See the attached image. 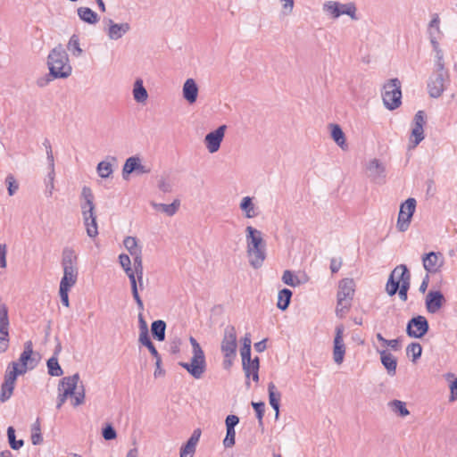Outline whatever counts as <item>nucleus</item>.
<instances>
[{"label":"nucleus","mask_w":457,"mask_h":457,"mask_svg":"<svg viewBox=\"0 0 457 457\" xmlns=\"http://www.w3.org/2000/svg\"><path fill=\"white\" fill-rule=\"evenodd\" d=\"M355 283L353 278H343L338 285L336 313L342 318L350 310L354 295Z\"/></svg>","instance_id":"obj_4"},{"label":"nucleus","mask_w":457,"mask_h":457,"mask_svg":"<svg viewBox=\"0 0 457 457\" xmlns=\"http://www.w3.org/2000/svg\"><path fill=\"white\" fill-rule=\"evenodd\" d=\"M198 86L194 79H187L182 87V95L184 99L189 103L194 104L198 96Z\"/></svg>","instance_id":"obj_23"},{"label":"nucleus","mask_w":457,"mask_h":457,"mask_svg":"<svg viewBox=\"0 0 457 457\" xmlns=\"http://www.w3.org/2000/svg\"><path fill=\"white\" fill-rule=\"evenodd\" d=\"M281 279L283 283L292 287H296L301 284L307 282L308 280L306 276H303V278L302 279L299 277L295 276L294 272L289 270H287L283 272Z\"/></svg>","instance_id":"obj_32"},{"label":"nucleus","mask_w":457,"mask_h":457,"mask_svg":"<svg viewBox=\"0 0 457 457\" xmlns=\"http://www.w3.org/2000/svg\"><path fill=\"white\" fill-rule=\"evenodd\" d=\"M0 328H9L8 308L4 303H0Z\"/></svg>","instance_id":"obj_53"},{"label":"nucleus","mask_w":457,"mask_h":457,"mask_svg":"<svg viewBox=\"0 0 457 457\" xmlns=\"http://www.w3.org/2000/svg\"><path fill=\"white\" fill-rule=\"evenodd\" d=\"M83 223L86 228L87 235L91 238H95L98 235L96 215H94L91 218H88V220H87V222H83Z\"/></svg>","instance_id":"obj_43"},{"label":"nucleus","mask_w":457,"mask_h":457,"mask_svg":"<svg viewBox=\"0 0 457 457\" xmlns=\"http://www.w3.org/2000/svg\"><path fill=\"white\" fill-rule=\"evenodd\" d=\"M79 375L76 373L72 376L62 378L58 385L59 391L62 388V392L74 397L73 406H79L85 401V387L82 384L79 386Z\"/></svg>","instance_id":"obj_5"},{"label":"nucleus","mask_w":457,"mask_h":457,"mask_svg":"<svg viewBox=\"0 0 457 457\" xmlns=\"http://www.w3.org/2000/svg\"><path fill=\"white\" fill-rule=\"evenodd\" d=\"M343 333L344 327L337 326L336 328V336L334 338V350H333V359L337 364H341L344 361V356L345 353V347L343 341Z\"/></svg>","instance_id":"obj_20"},{"label":"nucleus","mask_w":457,"mask_h":457,"mask_svg":"<svg viewBox=\"0 0 457 457\" xmlns=\"http://www.w3.org/2000/svg\"><path fill=\"white\" fill-rule=\"evenodd\" d=\"M179 365L187 370L193 378L199 379L205 371V357L193 355L190 362H179Z\"/></svg>","instance_id":"obj_16"},{"label":"nucleus","mask_w":457,"mask_h":457,"mask_svg":"<svg viewBox=\"0 0 457 457\" xmlns=\"http://www.w3.org/2000/svg\"><path fill=\"white\" fill-rule=\"evenodd\" d=\"M268 393H269V402L270 406L275 411V420H278L279 417V402L281 399V394L278 391L276 386L273 382H270L268 385Z\"/></svg>","instance_id":"obj_26"},{"label":"nucleus","mask_w":457,"mask_h":457,"mask_svg":"<svg viewBox=\"0 0 457 457\" xmlns=\"http://www.w3.org/2000/svg\"><path fill=\"white\" fill-rule=\"evenodd\" d=\"M201 436V429L196 428L187 441V443L180 449V457H193L196 445Z\"/></svg>","instance_id":"obj_22"},{"label":"nucleus","mask_w":457,"mask_h":457,"mask_svg":"<svg viewBox=\"0 0 457 457\" xmlns=\"http://www.w3.org/2000/svg\"><path fill=\"white\" fill-rule=\"evenodd\" d=\"M133 96L137 103H145L147 100L148 93L141 79H137L134 83Z\"/></svg>","instance_id":"obj_33"},{"label":"nucleus","mask_w":457,"mask_h":457,"mask_svg":"<svg viewBox=\"0 0 457 457\" xmlns=\"http://www.w3.org/2000/svg\"><path fill=\"white\" fill-rule=\"evenodd\" d=\"M6 253H7V246L5 244L0 245V267L5 268L6 267Z\"/></svg>","instance_id":"obj_64"},{"label":"nucleus","mask_w":457,"mask_h":457,"mask_svg":"<svg viewBox=\"0 0 457 457\" xmlns=\"http://www.w3.org/2000/svg\"><path fill=\"white\" fill-rule=\"evenodd\" d=\"M9 332L8 328H0V353H4L8 348Z\"/></svg>","instance_id":"obj_55"},{"label":"nucleus","mask_w":457,"mask_h":457,"mask_svg":"<svg viewBox=\"0 0 457 457\" xmlns=\"http://www.w3.org/2000/svg\"><path fill=\"white\" fill-rule=\"evenodd\" d=\"M227 433L226 436L223 440V445L225 448H230L235 445V437H236V431L235 429L226 428Z\"/></svg>","instance_id":"obj_57"},{"label":"nucleus","mask_w":457,"mask_h":457,"mask_svg":"<svg viewBox=\"0 0 457 457\" xmlns=\"http://www.w3.org/2000/svg\"><path fill=\"white\" fill-rule=\"evenodd\" d=\"M293 293L288 288H283L278 292L277 307L281 311H286L291 302Z\"/></svg>","instance_id":"obj_34"},{"label":"nucleus","mask_w":457,"mask_h":457,"mask_svg":"<svg viewBox=\"0 0 457 457\" xmlns=\"http://www.w3.org/2000/svg\"><path fill=\"white\" fill-rule=\"evenodd\" d=\"M132 172H137V174H146L150 172V168L142 165L140 162V159L137 156L129 157L122 169V177L123 179H127L129 174Z\"/></svg>","instance_id":"obj_17"},{"label":"nucleus","mask_w":457,"mask_h":457,"mask_svg":"<svg viewBox=\"0 0 457 457\" xmlns=\"http://www.w3.org/2000/svg\"><path fill=\"white\" fill-rule=\"evenodd\" d=\"M380 355V361L382 365L386 370L389 376L393 377L396 373L397 359L386 350H378Z\"/></svg>","instance_id":"obj_24"},{"label":"nucleus","mask_w":457,"mask_h":457,"mask_svg":"<svg viewBox=\"0 0 457 457\" xmlns=\"http://www.w3.org/2000/svg\"><path fill=\"white\" fill-rule=\"evenodd\" d=\"M77 12L79 19L86 23L96 24L99 21L97 13L88 7H79Z\"/></svg>","instance_id":"obj_30"},{"label":"nucleus","mask_w":457,"mask_h":457,"mask_svg":"<svg viewBox=\"0 0 457 457\" xmlns=\"http://www.w3.org/2000/svg\"><path fill=\"white\" fill-rule=\"evenodd\" d=\"M49 170H49L46 179V194L47 196H51L53 195V191L54 188V175H55L54 166H53V168H49Z\"/></svg>","instance_id":"obj_50"},{"label":"nucleus","mask_w":457,"mask_h":457,"mask_svg":"<svg viewBox=\"0 0 457 457\" xmlns=\"http://www.w3.org/2000/svg\"><path fill=\"white\" fill-rule=\"evenodd\" d=\"M152 207L156 210L160 211L163 213H165L167 216L171 217L176 214L178 212L179 206H180V201L179 199H175L171 204H158L155 202H151Z\"/></svg>","instance_id":"obj_28"},{"label":"nucleus","mask_w":457,"mask_h":457,"mask_svg":"<svg viewBox=\"0 0 457 457\" xmlns=\"http://www.w3.org/2000/svg\"><path fill=\"white\" fill-rule=\"evenodd\" d=\"M125 248L133 254L134 252L141 251V247L137 245V240L135 237H126L123 240Z\"/></svg>","instance_id":"obj_47"},{"label":"nucleus","mask_w":457,"mask_h":457,"mask_svg":"<svg viewBox=\"0 0 457 457\" xmlns=\"http://www.w3.org/2000/svg\"><path fill=\"white\" fill-rule=\"evenodd\" d=\"M237 336L236 328L233 325H228L224 328L223 337L220 344V350L223 354L237 355Z\"/></svg>","instance_id":"obj_11"},{"label":"nucleus","mask_w":457,"mask_h":457,"mask_svg":"<svg viewBox=\"0 0 457 457\" xmlns=\"http://www.w3.org/2000/svg\"><path fill=\"white\" fill-rule=\"evenodd\" d=\"M5 183L7 185V191L10 196L16 194L19 189V184L14 179L12 174H8L5 178Z\"/></svg>","instance_id":"obj_49"},{"label":"nucleus","mask_w":457,"mask_h":457,"mask_svg":"<svg viewBox=\"0 0 457 457\" xmlns=\"http://www.w3.org/2000/svg\"><path fill=\"white\" fill-rule=\"evenodd\" d=\"M102 436L103 437L107 440H113L117 436V433L114 429V428L111 424H107L103 429H102Z\"/></svg>","instance_id":"obj_58"},{"label":"nucleus","mask_w":457,"mask_h":457,"mask_svg":"<svg viewBox=\"0 0 457 457\" xmlns=\"http://www.w3.org/2000/svg\"><path fill=\"white\" fill-rule=\"evenodd\" d=\"M49 74L54 79H66L71 76L72 68L69 56L61 44L53 48L47 56Z\"/></svg>","instance_id":"obj_2"},{"label":"nucleus","mask_w":457,"mask_h":457,"mask_svg":"<svg viewBox=\"0 0 457 457\" xmlns=\"http://www.w3.org/2000/svg\"><path fill=\"white\" fill-rule=\"evenodd\" d=\"M450 82V75L447 69L435 68L428 80V92L430 97L438 98L446 89V84Z\"/></svg>","instance_id":"obj_6"},{"label":"nucleus","mask_w":457,"mask_h":457,"mask_svg":"<svg viewBox=\"0 0 457 457\" xmlns=\"http://www.w3.org/2000/svg\"><path fill=\"white\" fill-rule=\"evenodd\" d=\"M429 325L428 320L421 315L411 318L406 327V333L411 338H421L428 331Z\"/></svg>","instance_id":"obj_12"},{"label":"nucleus","mask_w":457,"mask_h":457,"mask_svg":"<svg viewBox=\"0 0 457 457\" xmlns=\"http://www.w3.org/2000/svg\"><path fill=\"white\" fill-rule=\"evenodd\" d=\"M383 103L388 110H395L401 104V82L398 79H391L384 85L382 93Z\"/></svg>","instance_id":"obj_8"},{"label":"nucleus","mask_w":457,"mask_h":457,"mask_svg":"<svg viewBox=\"0 0 457 457\" xmlns=\"http://www.w3.org/2000/svg\"><path fill=\"white\" fill-rule=\"evenodd\" d=\"M427 32L431 44H433L434 41L438 42L441 39L443 33L440 29V18L437 13L433 14L428 25Z\"/></svg>","instance_id":"obj_25"},{"label":"nucleus","mask_w":457,"mask_h":457,"mask_svg":"<svg viewBox=\"0 0 457 457\" xmlns=\"http://www.w3.org/2000/svg\"><path fill=\"white\" fill-rule=\"evenodd\" d=\"M406 353L411 355L412 361L415 362L421 356L422 347L420 343L413 342L407 346Z\"/></svg>","instance_id":"obj_46"},{"label":"nucleus","mask_w":457,"mask_h":457,"mask_svg":"<svg viewBox=\"0 0 457 457\" xmlns=\"http://www.w3.org/2000/svg\"><path fill=\"white\" fill-rule=\"evenodd\" d=\"M424 139V129L421 125H413L409 148H415Z\"/></svg>","instance_id":"obj_36"},{"label":"nucleus","mask_w":457,"mask_h":457,"mask_svg":"<svg viewBox=\"0 0 457 457\" xmlns=\"http://www.w3.org/2000/svg\"><path fill=\"white\" fill-rule=\"evenodd\" d=\"M138 341L148 348L151 354L155 358L160 356L158 351L156 350L155 346L154 345L153 342L150 339L149 335L147 337L143 336V337L138 338Z\"/></svg>","instance_id":"obj_54"},{"label":"nucleus","mask_w":457,"mask_h":457,"mask_svg":"<svg viewBox=\"0 0 457 457\" xmlns=\"http://www.w3.org/2000/svg\"><path fill=\"white\" fill-rule=\"evenodd\" d=\"M47 369H48V374L53 377H60L63 374V370L61 368L58 358L56 356H52L47 361Z\"/></svg>","instance_id":"obj_39"},{"label":"nucleus","mask_w":457,"mask_h":457,"mask_svg":"<svg viewBox=\"0 0 457 457\" xmlns=\"http://www.w3.org/2000/svg\"><path fill=\"white\" fill-rule=\"evenodd\" d=\"M67 48L72 54V55L76 57L80 56L83 53V50L79 46V38L75 34L71 37L67 45Z\"/></svg>","instance_id":"obj_41"},{"label":"nucleus","mask_w":457,"mask_h":457,"mask_svg":"<svg viewBox=\"0 0 457 457\" xmlns=\"http://www.w3.org/2000/svg\"><path fill=\"white\" fill-rule=\"evenodd\" d=\"M245 233L249 263L253 268L259 269L266 258V243L262 238V233L252 226L246 227Z\"/></svg>","instance_id":"obj_1"},{"label":"nucleus","mask_w":457,"mask_h":457,"mask_svg":"<svg viewBox=\"0 0 457 457\" xmlns=\"http://www.w3.org/2000/svg\"><path fill=\"white\" fill-rule=\"evenodd\" d=\"M7 437L11 448L13 450H19L24 445V441L22 439L16 440L15 429L12 427H9L7 428Z\"/></svg>","instance_id":"obj_44"},{"label":"nucleus","mask_w":457,"mask_h":457,"mask_svg":"<svg viewBox=\"0 0 457 457\" xmlns=\"http://www.w3.org/2000/svg\"><path fill=\"white\" fill-rule=\"evenodd\" d=\"M227 129L226 125H220L215 130L209 132L204 137V144L209 153L219 151Z\"/></svg>","instance_id":"obj_15"},{"label":"nucleus","mask_w":457,"mask_h":457,"mask_svg":"<svg viewBox=\"0 0 457 457\" xmlns=\"http://www.w3.org/2000/svg\"><path fill=\"white\" fill-rule=\"evenodd\" d=\"M166 323L162 320H154L151 325V332L153 337L158 341H163L165 339Z\"/></svg>","instance_id":"obj_35"},{"label":"nucleus","mask_w":457,"mask_h":457,"mask_svg":"<svg viewBox=\"0 0 457 457\" xmlns=\"http://www.w3.org/2000/svg\"><path fill=\"white\" fill-rule=\"evenodd\" d=\"M410 287H411V284H403V285H401L400 286V289H398V295H399V298L405 302L407 301V298H408V291L410 289Z\"/></svg>","instance_id":"obj_63"},{"label":"nucleus","mask_w":457,"mask_h":457,"mask_svg":"<svg viewBox=\"0 0 457 457\" xmlns=\"http://www.w3.org/2000/svg\"><path fill=\"white\" fill-rule=\"evenodd\" d=\"M416 204V200L410 197L401 204L397 220L399 231L404 232L409 228L411 220L415 212Z\"/></svg>","instance_id":"obj_10"},{"label":"nucleus","mask_w":457,"mask_h":457,"mask_svg":"<svg viewBox=\"0 0 457 457\" xmlns=\"http://www.w3.org/2000/svg\"><path fill=\"white\" fill-rule=\"evenodd\" d=\"M104 22L108 25L106 33L112 40L121 38L130 29V25L128 22L115 23L112 19H104Z\"/></svg>","instance_id":"obj_18"},{"label":"nucleus","mask_w":457,"mask_h":457,"mask_svg":"<svg viewBox=\"0 0 457 457\" xmlns=\"http://www.w3.org/2000/svg\"><path fill=\"white\" fill-rule=\"evenodd\" d=\"M78 257L75 251L71 247H65L62 253V266L63 269V276L60 282V287L71 288L78 279Z\"/></svg>","instance_id":"obj_3"},{"label":"nucleus","mask_w":457,"mask_h":457,"mask_svg":"<svg viewBox=\"0 0 457 457\" xmlns=\"http://www.w3.org/2000/svg\"><path fill=\"white\" fill-rule=\"evenodd\" d=\"M411 284V273L405 264L396 266L390 273L386 284V292L389 296H394L400 286Z\"/></svg>","instance_id":"obj_7"},{"label":"nucleus","mask_w":457,"mask_h":457,"mask_svg":"<svg viewBox=\"0 0 457 457\" xmlns=\"http://www.w3.org/2000/svg\"><path fill=\"white\" fill-rule=\"evenodd\" d=\"M70 290H71V288H67L66 287H59V295H60L61 302L66 307L70 306V301H69V291Z\"/></svg>","instance_id":"obj_61"},{"label":"nucleus","mask_w":457,"mask_h":457,"mask_svg":"<svg viewBox=\"0 0 457 457\" xmlns=\"http://www.w3.org/2000/svg\"><path fill=\"white\" fill-rule=\"evenodd\" d=\"M225 423L226 428L235 429V427L239 423V418L236 415H228Z\"/></svg>","instance_id":"obj_62"},{"label":"nucleus","mask_w":457,"mask_h":457,"mask_svg":"<svg viewBox=\"0 0 457 457\" xmlns=\"http://www.w3.org/2000/svg\"><path fill=\"white\" fill-rule=\"evenodd\" d=\"M322 10L332 19H337L340 17L339 2L327 1L323 4Z\"/></svg>","instance_id":"obj_37"},{"label":"nucleus","mask_w":457,"mask_h":457,"mask_svg":"<svg viewBox=\"0 0 457 457\" xmlns=\"http://www.w3.org/2000/svg\"><path fill=\"white\" fill-rule=\"evenodd\" d=\"M366 175L371 182L382 185L386 182V166L378 159L370 160L366 166Z\"/></svg>","instance_id":"obj_13"},{"label":"nucleus","mask_w":457,"mask_h":457,"mask_svg":"<svg viewBox=\"0 0 457 457\" xmlns=\"http://www.w3.org/2000/svg\"><path fill=\"white\" fill-rule=\"evenodd\" d=\"M331 137L335 143L343 150L347 148L345 136L338 124H329Z\"/></svg>","instance_id":"obj_29"},{"label":"nucleus","mask_w":457,"mask_h":457,"mask_svg":"<svg viewBox=\"0 0 457 457\" xmlns=\"http://www.w3.org/2000/svg\"><path fill=\"white\" fill-rule=\"evenodd\" d=\"M25 373V370H19V363L12 361L4 374V380L1 386L0 402L5 403L13 394L18 375Z\"/></svg>","instance_id":"obj_9"},{"label":"nucleus","mask_w":457,"mask_h":457,"mask_svg":"<svg viewBox=\"0 0 457 457\" xmlns=\"http://www.w3.org/2000/svg\"><path fill=\"white\" fill-rule=\"evenodd\" d=\"M422 263L428 274L438 272L445 263L443 253L440 252H429L423 254Z\"/></svg>","instance_id":"obj_14"},{"label":"nucleus","mask_w":457,"mask_h":457,"mask_svg":"<svg viewBox=\"0 0 457 457\" xmlns=\"http://www.w3.org/2000/svg\"><path fill=\"white\" fill-rule=\"evenodd\" d=\"M138 324H139V330H140L138 338L143 337V336L147 337L149 335L148 326H147V323L145 320L143 314L141 312H139V314H138Z\"/></svg>","instance_id":"obj_60"},{"label":"nucleus","mask_w":457,"mask_h":457,"mask_svg":"<svg viewBox=\"0 0 457 457\" xmlns=\"http://www.w3.org/2000/svg\"><path fill=\"white\" fill-rule=\"evenodd\" d=\"M43 145L46 151V156H47L49 168H53V166H54V154H53L50 141L46 138L43 142Z\"/></svg>","instance_id":"obj_59"},{"label":"nucleus","mask_w":457,"mask_h":457,"mask_svg":"<svg viewBox=\"0 0 457 457\" xmlns=\"http://www.w3.org/2000/svg\"><path fill=\"white\" fill-rule=\"evenodd\" d=\"M445 302V298L441 291H429L425 299L428 312L436 313L443 307Z\"/></svg>","instance_id":"obj_19"},{"label":"nucleus","mask_w":457,"mask_h":457,"mask_svg":"<svg viewBox=\"0 0 457 457\" xmlns=\"http://www.w3.org/2000/svg\"><path fill=\"white\" fill-rule=\"evenodd\" d=\"M133 268L136 269L137 273H144L142 250L134 252L133 254Z\"/></svg>","instance_id":"obj_51"},{"label":"nucleus","mask_w":457,"mask_h":457,"mask_svg":"<svg viewBox=\"0 0 457 457\" xmlns=\"http://www.w3.org/2000/svg\"><path fill=\"white\" fill-rule=\"evenodd\" d=\"M252 406L256 412V417L258 419L259 425L262 426V419H263L264 411H265V403L263 402H259V403L253 402Z\"/></svg>","instance_id":"obj_56"},{"label":"nucleus","mask_w":457,"mask_h":457,"mask_svg":"<svg viewBox=\"0 0 457 457\" xmlns=\"http://www.w3.org/2000/svg\"><path fill=\"white\" fill-rule=\"evenodd\" d=\"M431 45L435 52V68L445 69L444 61V52L440 48L439 42L434 41V43Z\"/></svg>","instance_id":"obj_42"},{"label":"nucleus","mask_w":457,"mask_h":457,"mask_svg":"<svg viewBox=\"0 0 457 457\" xmlns=\"http://www.w3.org/2000/svg\"><path fill=\"white\" fill-rule=\"evenodd\" d=\"M357 8L354 3L350 2L347 4L339 3L340 16L343 14L348 15L353 21H357L359 18L356 15Z\"/></svg>","instance_id":"obj_38"},{"label":"nucleus","mask_w":457,"mask_h":457,"mask_svg":"<svg viewBox=\"0 0 457 457\" xmlns=\"http://www.w3.org/2000/svg\"><path fill=\"white\" fill-rule=\"evenodd\" d=\"M96 170L98 175L104 179L108 178L112 173V164L107 162H100Z\"/></svg>","instance_id":"obj_48"},{"label":"nucleus","mask_w":457,"mask_h":457,"mask_svg":"<svg viewBox=\"0 0 457 457\" xmlns=\"http://www.w3.org/2000/svg\"><path fill=\"white\" fill-rule=\"evenodd\" d=\"M388 406L395 413L399 414L401 417H405L410 414L406 408L405 403L400 400H393L388 403Z\"/></svg>","instance_id":"obj_40"},{"label":"nucleus","mask_w":457,"mask_h":457,"mask_svg":"<svg viewBox=\"0 0 457 457\" xmlns=\"http://www.w3.org/2000/svg\"><path fill=\"white\" fill-rule=\"evenodd\" d=\"M80 198L81 212L84 211H87L88 209L89 211L96 210V206L94 204L95 196L90 187L86 186L82 187Z\"/></svg>","instance_id":"obj_27"},{"label":"nucleus","mask_w":457,"mask_h":457,"mask_svg":"<svg viewBox=\"0 0 457 457\" xmlns=\"http://www.w3.org/2000/svg\"><path fill=\"white\" fill-rule=\"evenodd\" d=\"M33 355V345L31 341H27L24 344V350L21 353L20 358H19V363L21 364V367L19 368V370H25V372L28 369H34L37 363V361L35 360Z\"/></svg>","instance_id":"obj_21"},{"label":"nucleus","mask_w":457,"mask_h":457,"mask_svg":"<svg viewBox=\"0 0 457 457\" xmlns=\"http://www.w3.org/2000/svg\"><path fill=\"white\" fill-rule=\"evenodd\" d=\"M240 209L245 213V218L252 219L257 216L256 208L253 203V197L245 196L239 204Z\"/></svg>","instance_id":"obj_31"},{"label":"nucleus","mask_w":457,"mask_h":457,"mask_svg":"<svg viewBox=\"0 0 457 457\" xmlns=\"http://www.w3.org/2000/svg\"><path fill=\"white\" fill-rule=\"evenodd\" d=\"M157 187L163 193H170L172 191L173 185L169 179L161 176L158 179Z\"/></svg>","instance_id":"obj_52"},{"label":"nucleus","mask_w":457,"mask_h":457,"mask_svg":"<svg viewBox=\"0 0 457 457\" xmlns=\"http://www.w3.org/2000/svg\"><path fill=\"white\" fill-rule=\"evenodd\" d=\"M243 370L245 374L246 378H249L251 376V373L253 370H259L260 368V360L258 357H255L254 359H249L248 362H242Z\"/></svg>","instance_id":"obj_45"}]
</instances>
